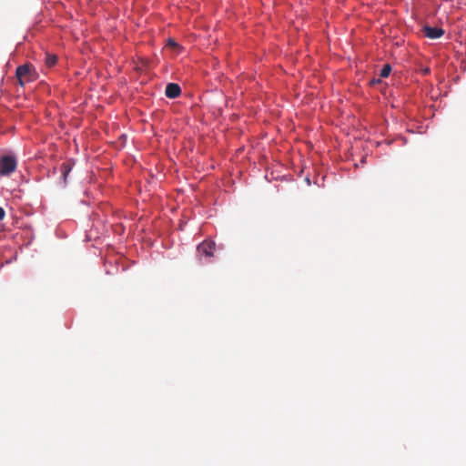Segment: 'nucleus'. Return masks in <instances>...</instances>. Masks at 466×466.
<instances>
[{
  "instance_id": "nucleus-1",
  "label": "nucleus",
  "mask_w": 466,
  "mask_h": 466,
  "mask_svg": "<svg viewBox=\"0 0 466 466\" xmlns=\"http://www.w3.org/2000/svg\"><path fill=\"white\" fill-rule=\"evenodd\" d=\"M35 71L32 65L25 64L19 66L15 71V76L20 86H25L26 82H31L35 79Z\"/></svg>"
},
{
  "instance_id": "nucleus-2",
  "label": "nucleus",
  "mask_w": 466,
  "mask_h": 466,
  "mask_svg": "<svg viewBox=\"0 0 466 466\" xmlns=\"http://www.w3.org/2000/svg\"><path fill=\"white\" fill-rule=\"evenodd\" d=\"M17 167V160L12 155H4L0 157V175L8 177L15 172Z\"/></svg>"
},
{
  "instance_id": "nucleus-3",
  "label": "nucleus",
  "mask_w": 466,
  "mask_h": 466,
  "mask_svg": "<svg viewBox=\"0 0 466 466\" xmlns=\"http://www.w3.org/2000/svg\"><path fill=\"white\" fill-rule=\"evenodd\" d=\"M197 250L199 256L209 258L213 256L215 243L211 240H205L198 246Z\"/></svg>"
},
{
  "instance_id": "nucleus-4",
  "label": "nucleus",
  "mask_w": 466,
  "mask_h": 466,
  "mask_svg": "<svg viewBox=\"0 0 466 466\" xmlns=\"http://www.w3.org/2000/svg\"><path fill=\"white\" fill-rule=\"evenodd\" d=\"M423 32L428 38L437 39L444 35V30L439 27L424 26Z\"/></svg>"
},
{
  "instance_id": "nucleus-5",
  "label": "nucleus",
  "mask_w": 466,
  "mask_h": 466,
  "mask_svg": "<svg viewBox=\"0 0 466 466\" xmlns=\"http://www.w3.org/2000/svg\"><path fill=\"white\" fill-rule=\"evenodd\" d=\"M181 94V88L177 84L169 83L166 86L165 95L168 98H177Z\"/></svg>"
},
{
  "instance_id": "nucleus-6",
  "label": "nucleus",
  "mask_w": 466,
  "mask_h": 466,
  "mask_svg": "<svg viewBox=\"0 0 466 466\" xmlns=\"http://www.w3.org/2000/svg\"><path fill=\"white\" fill-rule=\"evenodd\" d=\"M56 62H57V56L56 55L46 54L45 63L47 67L54 66L56 64Z\"/></svg>"
},
{
  "instance_id": "nucleus-7",
  "label": "nucleus",
  "mask_w": 466,
  "mask_h": 466,
  "mask_svg": "<svg viewBox=\"0 0 466 466\" xmlns=\"http://www.w3.org/2000/svg\"><path fill=\"white\" fill-rule=\"evenodd\" d=\"M71 169H72V167L68 163H63L61 165V172H62V177L64 178V181L66 180V177H67L68 174L70 173Z\"/></svg>"
},
{
  "instance_id": "nucleus-8",
  "label": "nucleus",
  "mask_w": 466,
  "mask_h": 466,
  "mask_svg": "<svg viewBox=\"0 0 466 466\" xmlns=\"http://www.w3.org/2000/svg\"><path fill=\"white\" fill-rule=\"evenodd\" d=\"M391 72V66L389 64H386L383 66L382 69L380 70V77H388Z\"/></svg>"
},
{
  "instance_id": "nucleus-9",
  "label": "nucleus",
  "mask_w": 466,
  "mask_h": 466,
  "mask_svg": "<svg viewBox=\"0 0 466 466\" xmlns=\"http://www.w3.org/2000/svg\"><path fill=\"white\" fill-rule=\"evenodd\" d=\"M167 46L173 49L179 47V45L175 40H173L171 38L168 39Z\"/></svg>"
},
{
  "instance_id": "nucleus-10",
  "label": "nucleus",
  "mask_w": 466,
  "mask_h": 466,
  "mask_svg": "<svg viewBox=\"0 0 466 466\" xmlns=\"http://www.w3.org/2000/svg\"><path fill=\"white\" fill-rule=\"evenodd\" d=\"M5 216V211L4 210L3 208L0 207V221L4 219Z\"/></svg>"
}]
</instances>
